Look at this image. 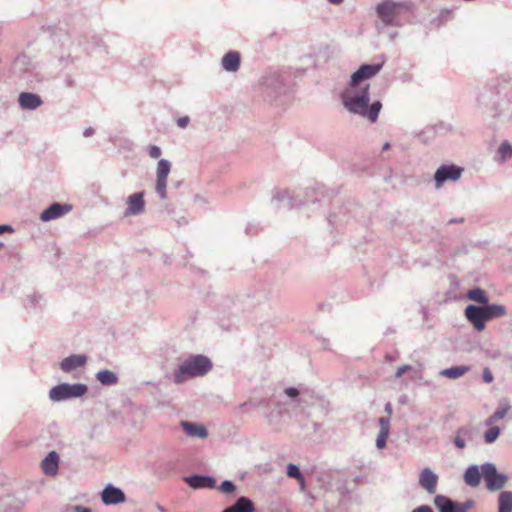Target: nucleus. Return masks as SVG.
Returning <instances> with one entry per match:
<instances>
[{"label":"nucleus","mask_w":512,"mask_h":512,"mask_svg":"<svg viewBox=\"0 0 512 512\" xmlns=\"http://www.w3.org/2000/svg\"><path fill=\"white\" fill-rule=\"evenodd\" d=\"M469 370V366H454L442 370L440 374L449 379H457L465 375Z\"/></svg>","instance_id":"nucleus-24"},{"label":"nucleus","mask_w":512,"mask_h":512,"mask_svg":"<svg viewBox=\"0 0 512 512\" xmlns=\"http://www.w3.org/2000/svg\"><path fill=\"white\" fill-rule=\"evenodd\" d=\"M287 475L291 478L297 479L303 482V476L299 468L294 464H289L287 467Z\"/></svg>","instance_id":"nucleus-32"},{"label":"nucleus","mask_w":512,"mask_h":512,"mask_svg":"<svg viewBox=\"0 0 512 512\" xmlns=\"http://www.w3.org/2000/svg\"><path fill=\"white\" fill-rule=\"evenodd\" d=\"M467 297L470 300L476 301L478 303L486 304L488 302V298L485 295V292L482 289H473L469 290L467 293Z\"/></svg>","instance_id":"nucleus-28"},{"label":"nucleus","mask_w":512,"mask_h":512,"mask_svg":"<svg viewBox=\"0 0 512 512\" xmlns=\"http://www.w3.org/2000/svg\"><path fill=\"white\" fill-rule=\"evenodd\" d=\"M379 424H380L381 432H386V433L390 432V418L389 417H381L379 419Z\"/></svg>","instance_id":"nucleus-35"},{"label":"nucleus","mask_w":512,"mask_h":512,"mask_svg":"<svg viewBox=\"0 0 512 512\" xmlns=\"http://www.w3.org/2000/svg\"><path fill=\"white\" fill-rule=\"evenodd\" d=\"M212 368L209 358L203 355L191 356L185 360L174 374L175 383H182L188 378L203 376Z\"/></svg>","instance_id":"nucleus-2"},{"label":"nucleus","mask_w":512,"mask_h":512,"mask_svg":"<svg viewBox=\"0 0 512 512\" xmlns=\"http://www.w3.org/2000/svg\"><path fill=\"white\" fill-rule=\"evenodd\" d=\"M481 475L476 466L469 467L464 474V481L471 487H477L480 484Z\"/></svg>","instance_id":"nucleus-22"},{"label":"nucleus","mask_w":512,"mask_h":512,"mask_svg":"<svg viewBox=\"0 0 512 512\" xmlns=\"http://www.w3.org/2000/svg\"><path fill=\"white\" fill-rule=\"evenodd\" d=\"M500 434V428L497 426H491L484 434L486 443H493Z\"/></svg>","instance_id":"nucleus-29"},{"label":"nucleus","mask_w":512,"mask_h":512,"mask_svg":"<svg viewBox=\"0 0 512 512\" xmlns=\"http://www.w3.org/2000/svg\"><path fill=\"white\" fill-rule=\"evenodd\" d=\"M189 123V117L188 116H184V117H181L177 120V124L180 128H185Z\"/></svg>","instance_id":"nucleus-39"},{"label":"nucleus","mask_w":512,"mask_h":512,"mask_svg":"<svg viewBox=\"0 0 512 512\" xmlns=\"http://www.w3.org/2000/svg\"><path fill=\"white\" fill-rule=\"evenodd\" d=\"M390 148V143L386 142L384 145H383V148L382 150H388Z\"/></svg>","instance_id":"nucleus-45"},{"label":"nucleus","mask_w":512,"mask_h":512,"mask_svg":"<svg viewBox=\"0 0 512 512\" xmlns=\"http://www.w3.org/2000/svg\"><path fill=\"white\" fill-rule=\"evenodd\" d=\"M410 9L409 5L402 2L383 1L378 4L376 11L379 18L387 25H397L398 17Z\"/></svg>","instance_id":"nucleus-3"},{"label":"nucleus","mask_w":512,"mask_h":512,"mask_svg":"<svg viewBox=\"0 0 512 512\" xmlns=\"http://www.w3.org/2000/svg\"><path fill=\"white\" fill-rule=\"evenodd\" d=\"M465 316L473 324V326L481 331L485 327V315L481 306L469 305L465 309Z\"/></svg>","instance_id":"nucleus-11"},{"label":"nucleus","mask_w":512,"mask_h":512,"mask_svg":"<svg viewBox=\"0 0 512 512\" xmlns=\"http://www.w3.org/2000/svg\"><path fill=\"white\" fill-rule=\"evenodd\" d=\"M388 436L389 433L379 431L376 439V445L379 449H383L385 447Z\"/></svg>","instance_id":"nucleus-33"},{"label":"nucleus","mask_w":512,"mask_h":512,"mask_svg":"<svg viewBox=\"0 0 512 512\" xmlns=\"http://www.w3.org/2000/svg\"><path fill=\"white\" fill-rule=\"evenodd\" d=\"M382 68L381 64H364L362 65L351 77L350 88L346 91H356L357 85L364 80L370 79L374 75H376Z\"/></svg>","instance_id":"nucleus-6"},{"label":"nucleus","mask_w":512,"mask_h":512,"mask_svg":"<svg viewBox=\"0 0 512 512\" xmlns=\"http://www.w3.org/2000/svg\"><path fill=\"white\" fill-rule=\"evenodd\" d=\"M185 480L192 488H211L215 483L214 479L211 477L197 475L187 477Z\"/></svg>","instance_id":"nucleus-20"},{"label":"nucleus","mask_w":512,"mask_h":512,"mask_svg":"<svg viewBox=\"0 0 512 512\" xmlns=\"http://www.w3.org/2000/svg\"><path fill=\"white\" fill-rule=\"evenodd\" d=\"M97 380L103 385H114L117 383L116 375L109 370H102L96 374Z\"/></svg>","instance_id":"nucleus-27"},{"label":"nucleus","mask_w":512,"mask_h":512,"mask_svg":"<svg viewBox=\"0 0 512 512\" xmlns=\"http://www.w3.org/2000/svg\"><path fill=\"white\" fill-rule=\"evenodd\" d=\"M412 512H433L432 508L428 505H422L412 510Z\"/></svg>","instance_id":"nucleus-40"},{"label":"nucleus","mask_w":512,"mask_h":512,"mask_svg":"<svg viewBox=\"0 0 512 512\" xmlns=\"http://www.w3.org/2000/svg\"><path fill=\"white\" fill-rule=\"evenodd\" d=\"M254 504L247 497H240L234 505L224 509L222 512H254Z\"/></svg>","instance_id":"nucleus-19"},{"label":"nucleus","mask_w":512,"mask_h":512,"mask_svg":"<svg viewBox=\"0 0 512 512\" xmlns=\"http://www.w3.org/2000/svg\"><path fill=\"white\" fill-rule=\"evenodd\" d=\"M220 490L223 493L229 494L235 491V485L231 481H223L220 485Z\"/></svg>","instance_id":"nucleus-34"},{"label":"nucleus","mask_w":512,"mask_h":512,"mask_svg":"<svg viewBox=\"0 0 512 512\" xmlns=\"http://www.w3.org/2000/svg\"><path fill=\"white\" fill-rule=\"evenodd\" d=\"M481 307L484 311L486 321L491 320L495 317L503 316L505 314V308L501 305L493 304Z\"/></svg>","instance_id":"nucleus-26"},{"label":"nucleus","mask_w":512,"mask_h":512,"mask_svg":"<svg viewBox=\"0 0 512 512\" xmlns=\"http://www.w3.org/2000/svg\"><path fill=\"white\" fill-rule=\"evenodd\" d=\"M102 501L107 504H118L125 501L124 493L113 486H107L102 492Z\"/></svg>","instance_id":"nucleus-15"},{"label":"nucleus","mask_w":512,"mask_h":512,"mask_svg":"<svg viewBox=\"0 0 512 512\" xmlns=\"http://www.w3.org/2000/svg\"><path fill=\"white\" fill-rule=\"evenodd\" d=\"M144 194L142 192L134 193L127 199V209L125 215H138L144 211L145 202L143 199Z\"/></svg>","instance_id":"nucleus-12"},{"label":"nucleus","mask_w":512,"mask_h":512,"mask_svg":"<svg viewBox=\"0 0 512 512\" xmlns=\"http://www.w3.org/2000/svg\"><path fill=\"white\" fill-rule=\"evenodd\" d=\"M510 405L508 403L502 404L497 410L485 421L487 426L494 425L498 420L503 419L510 411Z\"/></svg>","instance_id":"nucleus-25"},{"label":"nucleus","mask_w":512,"mask_h":512,"mask_svg":"<svg viewBox=\"0 0 512 512\" xmlns=\"http://www.w3.org/2000/svg\"><path fill=\"white\" fill-rule=\"evenodd\" d=\"M385 411L387 412L388 417L390 418V416H391V414H392V405H391V403H387V404L385 405Z\"/></svg>","instance_id":"nucleus-42"},{"label":"nucleus","mask_w":512,"mask_h":512,"mask_svg":"<svg viewBox=\"0 0 512 512\" xmlns=\"http://www.w3.org/2000/svg\"><path fill=\"white\" fill-rule=\"evenodd\" d=\"M222 66L225 70L235 72L240 66V54L235 51H230L222 58Z\"/></svg>","instance_id":"nucleus-18"},{"label":"nucleus","mask_w":512,"mask_h":512,"mask_svg":"<svg viewBox=\"0 0 512 512\" xmlns=\"http://www.w3.org/2000/svg\"><path fill=\"white\" fill-rule=\"evenodd\" d=\"M71 210L72 206L70 204L53 203L41 213L40 219L43 222L55 220L67 214Z\"/></svg>","instance_id":"nucleus-10"},{"label":"nucleus","mask_w":512,"mask_h":512,"mask_svg":"<svg viewBox=\"0 0 512 512\" xmlns=\"http://www.w3.org/2000/svg\"><path fill=\"white\" fill-rule=\"evenodd\" d=\"M434 503L440 512H468L471 507L469 503L458 504L442 495L436 496Z\"/></svg>","instance_id":"nucleus-9"},{"label":"nucleus","mask_w":512,"mask_h":512,"mask_svg":"<svg viewBox=\"0 0 512 512\" xmlns=\"http://www.w3.org/2000/svg\"><path fill=\"white\" fill-rule=\"evenodd\" d=\"M182 427H183L185 433L189 436L205 438L208 435L206 428L202 425L189 423V422H183Z\"/></svg>","instance_id":"nucleus-21"},{"label":"nucleus","mask_w":512,"mask_h":512,"mask_svg":"<svg viewBox=\"0 0 512 512\" xmlns=\"http://www.w3.org/2000/svg\"><path fill=\"white\" fill-rule=\"evenodd\" d=\"M59 466V456L55 451L50 452L41 462V468L44 474L54 476L57 474Z\"/></svg>","instance_id":"nucleus-16"},{"label":"nucleus","mask_w":512,"mask_h":512,"mask_svg":"<svg viewBox=\"0 0 512 512\" xmlns=\"http://www.w3.org/2000/svg\"><path fill=\"white\" fill-rule=\"evenodd\" d=\"M482 476L490 491L503 488L507 482V477L503 474H499L495 466L492 464H486L482 467Z\"/></svg>","instance_id":"nucleus-5"},{"label":"nucleus","mask_w":512,"mask_h":512,"mask_svg":"<svg viewBox=\"0 0 512 512\" xmlns=\"http://www.w3.org/2000/svg\"><path fill=\"white\" fill-rule=\"evenodd\" d=\"M411 369V366L410 365H403L401 367H399L395 373V376L397 378H400L404 373H406L408 370Z\"/></svg>","instance_id":"nucleus-38"},{"label":"nucleus","mask_w":512,"mask_h":512,"mask_svg":"<svg viewBox=\"0 0 512 512\" xmlns=\"http://www.w3.org/2000/svg\"><path fill=\"white\" fill-rule=\"evenodd\" d=\"M462 169L455 165H442L435 173L436 187L440 188L446 180L456 181L461 177Z\"/></svg>","instance_id":"nucleus-7"},{"label":"nucleus","mask_w":512,"mask_h":512,"mask_svg":"<svg viewBox=\"0 0 512 512\" xmlns=\"http://www.w3.org/2000/svg\"><path fill=\"white\" fill-rule=\"evenodd\" d=\"M171 164L169 161L165 159H161L157 165V181H156V191L160 195L162 199H166V186H167V178L170 173Z\"/></svg>","instance_id":"nucleus-8"},{"label":"nucleus","mask_w":512,"mask_h":512,"mask_svg":"<svg viewBox=\"0 0 512 512\" xmlns=\"http://www.w3.org/2000/svg\"><path fill=\"white\" fill-rule=\"evenodd\" d=\"M6 231H11V228L7 225H2V233L6 232Z\"/></svg>","instance_id":"nucleus-43"},{"label":"nucleus","mask_w":512,"mask_h":512,"mask_svg":"<svg viewBox=\"0 0 512 512\" xmlns=\"http://www.w3.org/2000/svg\"><path fill=\"white\" fill-rule=\"evenodd\" d=\"M482 377H483L484 382H486V383H491L494 379L493 374L489 368H485L483 370Z\"/></svg>","instance_id":"nucleus-37"},{"label":"nucleus","mask_w":512,"mask_h":512,"mask_svg":"<svg viewBox=\"0 0 512 512\" xmlns=\"http://www.w3.org/2000/svg\"><path fill=\"white\" fill-rule=\"evenodd\" d=\"M87 392V386L84 384H59L53 387L49 392L52 401H62L70 398L81 397Z\"/></svg>","instance_id":"nucleus-4"},{"label":"nucleus","mask_w":512,"mask_h":512,"mask_svg":"<svg viewBox=\"0 0 512 512\" xmlns=\"http://www.w3.org/2000/svg\"><path fill=\"white\" fill-rule=\"evenodd\" d=\"M498 512H512V492L503 491L498 497Z\"/></svg>","instance_id":"nucleus-23"},{"label":"nucleus","mask_w":512,"mask_h":512,"mask_svg":"<svg viewBox=\"0 0 512 512\" xmlns=\"http://www.w3.org/2000/svg\"><path fill=\"white\" fill-rule=\"evenodd\" d=\"M331 3L333 4H339L341 3L343 0H329Z\"/></svg>","instance_id":"nucleus-46"},{"label":"nucleus","mask_w":512,"mask_h":512,"mask_svg":"<svg viewBox=\"0 0 512 512\" xmlns=\"http://www.w3.org/2000/svg\"><path fill=\"white\" fill-rule=\"evenodd\" d=\"M438 476L434 474L429 468H425L419 477V484L428 493L433 494L436 491Z\"/></svg>","instance_id":"nucleus-14"},{"label":"nucleus","mask_w":512,"mask_h":512,"mask_svg":"<svg viewBox=\"0 0 512 512\" xmlns=\"http://www.w3.org/2000/svg\"><path fill=\"white\" fill-rule=\"evenodd\" d=\"M148 154L151 158L157 159L161 156V150L156 145H151L148 149Z\"/></svg>","instance_id":"nucleus-36"},{"label":"nucleus","mask_w":512,"mask_h":512,"mask_svg":"<svg viewBox=\"0 0 512 512\" xmlns=\"http://www.w3.org/2000/svg\"><path fill=\"white\" fill-rule=\"evenodd\" d=\"M77 511H78V512H90V510H89V509H87V508H82V507H77Z\"/></svg>","instance_id":"nucleus-44"},{"label":"nucleus","mask_w":512,"mask_h":512,"mask_svg":"<svg viewBox=\"0 0 512 512\" xmlns=\"http://www.w3.org/2000/svg\"><path fill=\"white\" fill-rule=\"evenodd\" d=\"M285 392L289 397H296L299 394L298 390L293 387L287 388Z\"/></svg>","instance_id":"nucleus-41"},{"label":"nucleus","mask_w":512,"mask_h":512,"mask_svg":"<svg viewBox=\"0 0 512 512\" xmlns=\"http://www.w3.org/2000/svg\"><path fill=\"white\" fill-rule=\"evenodd\" d=\"M87 358L84 355H71L62 360L60 368L63 372H70L86 364Z\"/></svg>","instance_id":"nucleus-17"},{"label":"nucleus","mask_w":512,"mask_h":512,"mask_svg":"<svg viewBox=\"0 0 512 512\" xmlns=\"http://www.w3.org/2000/svg\"><path fill=\"white\" fill-rule=\"evenodd\" d=\"M18 103L23 110H34L41 106L43 101L37 94L22 92L18 97Z\"/></svg>","instance_id":"nucleus-13"},{"label":"nucleus","mask_w":512,"mask_h":512,"mask_svg":"<svg viewBox=\"0 0 512 512\" xmlns=\"http://www.w3.org/2000/svg\"><path fill=\"white\" fill-rule=\"evenodd\" d=\"M345 108L351 113L360 114L367 117L371 122H375L382 107L379 101L374 102L370 107L369 103V85H365L360 92L345 91L342 95Z\"/></svg>","instance_id":"nucleus-1"},{"label":"nucleus","mask_w":512,"mask_h":512,"mask_svg":"<svg viewBox=\"0 0 512 512\" xmlns=\"http://www.w3.org/2000/svg\"><path fill=\"white\" fill-rule=\"evenodd\" d=\"M498 152L503 160L510 158L512 156V146L508 141H504L501 143Z\"/></svg>","instance_id":"nucleus-31"},{"label":"nucleus","mask_w":512,"mask_h":512,"mask_svg":"<svg viewBox=\"0 0 512 512\" xmlns=\"http://www.w3.org/2000/svg\"><path fill=\"white\" fill-rule=\"evenodd\" d=\"M469 434V431L468 429L466 428H461L457 431V434L455 436V439H454V443L455 445L462 449L465 447V437Z\"/></svg>","instance_id":"nucleus-30"}]
</instances>
